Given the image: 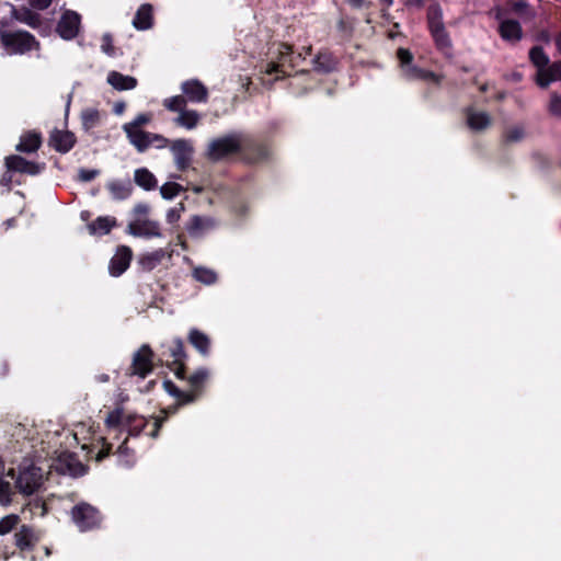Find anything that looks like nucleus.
Instances as JSON below:
<instances>
[{"instance_id": "10", "label": "nucleus", "mask_w": 561, "mask_h": 561, "mask_svg": "<svg viewBox=\"0 0 561 561\" xmlns=\"http://www.w3.org/2000/svg\"><path fill=\"white\" fill-rule=\"evenodd\" d=\"M129 142L139 151L145 152L152 144L157 142L158 147H164L168 139L161 135L145 131L142 129H123Z\"/></svg>"}, {"instance_id": "53", "label": "nucleus", "mask_w": 561, "mask_h": 561, "mask_svg": "<svg viewBox=\"0 0 561 561\" xmlns=\"http://www.w3.org/2000/svg\"><path fill=\"white\" fill-rule=\"evenodd\" d=\"M101 50L110 57L116 56V48L113 45V36L110 33L103 34Z\"/></svg>"}, {"instance_id": "9", "label": "nucleus", "mask_w": 561, "mask_h": 561, "mask_svg": "<svg viewBox=\"0 0 561 561\" xmlns=\"http://www.w3.org/2000/svg\"><path fill=\"white\" fill-rule=\"evenodd\" d=\"M156 360V354L152 348L148 344H144L134 353L126 375L138 376L144 379L152 371Z\"/></svg>"}, {"instance_id": "54", "label": "nucleus", "mask_w": 561, "mask_h": 561, "mask_svg": "<svg viewBox=\"0 0 561 561\" xmlns=\"http://www.w3.org/2000/svg\"><path fill=\"white\" fill-rule=\"evenodd\" d=\"M185 206L183 203H179L178 206L170 208L167 213V221L170 225H175L181 219V214L184 211Z\"/></svg>"}, {"instance_id": "25", "label": "nucleus", "mask_w": 561, "mask_h": 561, "mask_svg": "<svg viewBox=\"0 0 561 561\" xmlns=\"http://www.w3.org/2000/svg\"><path fill=\"white\" fill-rule=\"evenodd\" d=\"M153 25V7L150 3H142L133 19V26L138 31H146Z\"/></svg>"}, {"instance_id": "7", "label": "nucleus", "mask_w": 561, "mask_h": 561, "mask_svg": "<svg viewBox=\"0 0 561 561\" xmlns=\"http://www.w3.org/2000/svg\"><path fill=\"white\" fill-rule=\"evenodd\" d=\"M240 147V134L226 135L209 144L207 157L214 162L221 161L232 154H239Z\"/></svg>"}, {"instance_id": "13", "label": "nucleus", "mask_w": 561, "mask_h": 561, "mask_svg": "<svg viewBox=\"0 0 561 561\" xmlns=\"http://www.w3.org/2000/svg\"><path fill=\"white\" fill-rule=\"evenodd\" d=\"M56 470L62 474L81 477L85 474L88 468L79 460L75 453L62 451L57 458Z\"/></svg>"}, {"instance_id": "41", "label": "nucleus", "mask_w": 561, "mask_h": 561, "mask_svg": "<svg viewBox=\"0 0 561 561\" xmlns=\"http://www.w3.org/2000/svg\"><path fill=\"white\" fill-rule=\"evenodd\" d=\"M511 10L515 14L528 21L533 20L536 16L535 11L530 8V5L527 2L523 0L513 1L511 3Z\"/></svg>"}, {"instance_id": "14", "label": "nucleus", "mask_w": 561, "mask_h": 561, "mask_svg": "<svg viewBox=\"0 0 561 561\" xmlns=\"http://www.w3.org/2000/svg\"><path fill=\"white\" fill-rule=\"evenodd\" d=\"M77 144V138L72 131L54 128L48 138V145L59 153L69 152Z\"/></svg>"}, {"instance_id": "30", "label": "nucleus", "mask_w": 561, "mask_h": 561, "mask_svg": "<svg viewBox=\"0 0 561 561\" xmlns=\"http://www.w3.org/2000/svg\"><path fill=\"white\" fill-rule=\"evenodd\" d=\"M107 82L118 91L131 90L138 83L136 78L125 76L118 71H111L107 76Z\"/></svg>"}, {"instance_id": "43", "label": "nucleus", "mask_w": 561, "mask_h": 561, "mask_svg": "<svg viewBox=\"0 0 561 561\" xmlns=\"http://www.w3.org/2000/svg\"><path fill=\"white\" fill-rule=\"evenodd\" d=\"M187 100L184 95H174L172 98L165 99L163 105L167 110L171 112L181 113L186 108Z\"/></svg>"}, {"instance_id": "55", "label": "nucleus", "mask_w": 561, "mask_h": 561, "mask_svg": "<svg viewBox=\"0 0 561 561\" xmlns=\"http://www.w3.org/2000/svg\"><path fill=\"white\" fill-rule=\"evenodd\" d=\"M150 122L148 114H139L133 122L123 125V129H140L141 126L147 125Z\"/></svg>"}, {"instance_id": "20", "label": "nucleus", "mask_w": 561, "mask_h": 561, "mask_svg": "<svg viewBox=\"0 0 561 561\" xmlns=\"http://www.w3.org/2000/svg\"><path fill=\"white\" fill-rule=\"evenodd\" d=\"M11 16L23 23L28 25L34 30H39L43 25V20L39 13L34 12L32 8L21 5V7H12Z\"/></svg>"}, {"instance_id": "26", "label": "nucleus", "mask_w": 561, "mask_h": 561, "mask_svg": "<svg viewBox=\"0 0 561 561\" xmlns=\"http://www.w3.org/2000/svg\"><path fill=\"white\" fill-rule=\"evenodd\" d=\"M467 125L471 130L480 131L491 126L492 119L486 112H476L472 107L466 110Z\"/></svg>"}, {"instance_id": "40", "label": "nucleus", "mask_w": 561, "mask_h": 561, "mask_svg": "<svg viewBox=\"0 0 561 561\" xmlns=\"http://www.w3.org/2000/svg\"><path fill=\"white\" fill-rule=\"evenodd\" d=\"M14 537H15V545L18 548H20L21 550L32 549L33 533L28 527L22 526L20 531L15 533Z\"/></svg>"}, {"instance_id": "16", "label": "nucleus", "mask_w": 561, "mask_h": 561, "mask_svg": "<svg viewBox=\"0 0 561 561\" xmlns=\"http://www.w3.org/2000/svg\"><path fill=\"white\" fill-rule=\"evenodd\" d=\"M133 259V251L127 245H119L110 261L108 272L112 276L118 277L129 267Z\"/></svg>"}, {"instance_id": "11", "label": "nucleus", "mask_w": 561, "mask_h": 561, "mask_svg": "<svg viewBox=\"0 0 561 561\" xmlns=\"http://www.w3.org/2000/svg\"><path fill=\"white\" fill-rule=\"evenodd\" d=\"M4 164L8 171H13L27 175H38L46 168L45 162L28 161L19 154H11L5 157Z\"/></svg>"}, {"instance_id": "39", "label": "nucleus", "mask_w": 561, "mask_h": 561, "mask_svg": "<svg viewBox=\"0 0 561 561\" xmlns=\"http://www.w3.org/2000/svg\"><path fill=\"white\" fill-rule=\"evenodd\" d=\"M199 121V115L196 111L184 110L180 113V115L175 118V123L179 126L185 127L187 129H193L196 127Z\"/></svg>"}, {"instance_id": "5", "label": "nucleus", "mask_w": 561, "mask_h": 561, "mask_svg": "<svg viewBox=\"0 0 561 561\" xmlns=\"http://www.w3.org/2000/svg\"><path fill=\"white\" fill-rule=\"evenodd\" d=\"M164 413L163 416H152L153 420L151 424L150 431L146 432V428L149 426V420H147L145 416L137 415V414H128L125 417L124 423V431L127 432V436L123 440V443L118 446L117 451L123 453L128 449L127 442L128 437H138L141 433H146L148 436L152 438H157L159 436L160 428L162 427L163 423L168 419L169 411L163 410Z\"/></svg>"}, {"instance_id": "52", "label": "nucleus", "mask_w": 561, "mask_h": 561, "mask_svg": "<svg viewBox=\"0 0 561 561\" xmlns=\"http://www.w3.org/2000/svg\"><path fill=\"white\" fill-rule=\"evenodd\" d=\"M548 110L551 115L561 118V95L557 92L551 93Z\"/></svg>"}, {"instance_id": "23", "label": "nucleus", "mask_w": 561, "mask_h": 561, "mask_svg": "<svg viewBox=\"0 0 561 561\" xmlns=\"http://www.w3.org/2000/svg\"><path fill=\"white\" fill-rule=\"evenodd\" d=\"M428 31L437 50H439L446 57H450L453 54V42L445 25L435 26L434 28Z\"/></svg>"}, {"instance_id": "1", "label": "nucleus", "mask_w": 561, "mask_h": 561, "mask_svg": "<svg viewBox=\"0 0 561 561\" xmlns=\"http://www.w3.org/2000/svg\"><path fill=\"white\" fill-rule=\"evenodd\" d=\"M311 46L307 47L305 55L302 53L295 54L293 46L286 43L273 44L268 49V60L261 66V69L270 76H275V79L290 77L300 64L306 59V56L311 55Z\"/></svg>"}, {"instance_id": "21", "label": "nucleus", "mask_w": 561, "mask_h": 561, "mask_svg": "<svg viewBox=\"0 0 561 561\" xmlns=\"http://www.w3.org/2000/svg\"><path fill=\"white\" fill-rule=\"evenodd\" d=\"M43 144L42 133L35 129L24 131L19 144L15 146V150L22 153H34Z\"/></svg>"}, {"instance_id": "57", "label": "nucleus", "mask_w": 561, "mask_h": 561, "mask_svg": "<svg viewBox=\"0 0 561 561\" xmlns=\"http://www.w3.org/2000/svg\"><path fill=\"white\" fill-rule=\"evenodd\" d=\"M100 174V171L96 169H80L78 172V180L81 182H90L94 180Z\"/></svg>"}, {"instance_id": "18", "label": "nucleus", "mask_w": 561, "mask_h": 561, "mask_svg": "<svg viewBox=\"0 0 561 561\" xmlns=\"http://www.w3.org/2000/svg\"><path fill=\"white\" fill-rule=\"evenodd\" d=\"M208 378L209 371L205 367L198 368L188 377L186 376L185 379L188 382L190 390L185 391V394L193 398V403L204 394Z\"/></svg>"}, {"instance_id": "12", "label": "nucleus", "mask_w": 561, "mask_h": 561, "mask_svg": "<svg viewBox=\"0 0 561 561\" xmlns=\"http://www.w3.org/2000/svg\"><path fill=\"white\" fill-rule=\"evenodd\" d=\"M81 16L72 10H66L56 26L57 34L66 41L73 39L79 32Z\"/></svg>"}, {"instance_id": "29", "label": "nucleus", "mask_w": 561, "mask_h": 561, "mask_svg": "<svg viewBox=\"0 0 561 561\" xmlns=\"http://www.w3.org/2000/svg\"><path fill=\"white\" fill-rule=\"evenodd\" d=\"M314 69L317 71L329 73L336 69L337 59L330 50H321L313 59Z\"/></svg>"}, {"instance_id": "46", "label": "nucleus", "mask_w": 561, "mask_h": 561, "mask_svg": "<svg viewBox=\"0 0 561 561\" xmlns=\"http://www.w3.org/2000/svg\"><path fill=\"white\" fill-rule=\"evenodd\" d=\"M81 118L83 127L90 129L100 122V113L96 108H87L82 112Z\"/></svg>"}, {"instance_id": "51", "label": "nucleus", "mask_w": 561, "mask_h": 561, "mask_svg": "<svg viewBox=\"0 0 561 561\" xmlns=\"http://www.w3.org/2000/svg\"><path fill=\"white\" fill-rule=\"evenodd\" d=\"M164 256V251L162 249L144 256L141 260V263L148 268L152 270L158 263L161 262L162 257Z\"/></svg>"}, {"instance_id": "36", "label": "nucleus", "mask_w": 561, "mask_h": 561, "mask_svg": "<svg viewBox=\"0 0 561 561\" xmlns=\"http://www.w3.org/2000/svg\"><path fill=\"white\" fill-rule=\"evenodd\" d=\"M4 474H0V505L8 507L13 502V495L15 494L14 486L4 479Z\"/></svg>"}, {"instance_id": "49", "label": "nucleus", "mask_w": 561, "mask_h": 561, "mask_svg": "<svg viewBox=\"0 0 561 561\" xmlns=\"http://www.w3.org/2000/svg\"><path fill=\"white\" fill-rule=\"evenodd\" d=\"M204 228H205V220L198 215H194L190 219V221L186 224V230L191 236H196Z\"/></svg>"}, {"instance_id": "60", "label": "nucleus", "mask_w": 561, "mask_h": 561, "mask_svg": "<svg viewBox=\"0 0 561 561\" xmlns=\"http://www.w3.org/2000/svg\"><path fill=\"white\" fill-rule=\"evenodd\" d=\"M549 70L552 72L554 81L561 80V61H554L548 65Z\"/></svg>"}, {"instance_id": "48", "label": "nucleus", "mask_w": 561, "mask_h": 561, "mask_svg": "<svg viewBox=\"0 0 561 561\" xmlns=\"http://www.w3.org/2000/svg\"><path fill=\"white\" fill-rule=\"evenodd\" d=\"M20 517L15 514L7 515L0 520V535H7L19 524Z\"/></svg>"}, {"instance_id": "59", "label": "nucleus", "mask_w": 561, "mask_h": 561, "mask_svg": "<svg viewBox=\"0 0 561 561\" xmlns=\"http://www.w3.org/2000/svg\"><path fill=\"white\" fill-rule=\"evenodd\" d=\"M112 444L104 442L101 449L96 454V460L102 461L103 459H105L112 453Z\"/></svg>"}, {"instance_id": "34", "label": "nucleus", "mask_w": 561, "mask_h": 561, "mask_svg": "<svg viewBox=\"0 0 561 561\" xmlns=\"http://www.w3.org/2000/svg\"><path fill=\"white\" fill-rule=\"evenodd\" d=\"M404 77L409 80L435 81L438 82V77L431 70L422 69L415 65L408 67L402 71Z\"/></svg>"}, {"instance_id": "3", "label": "nucleus", "mask_w": 561, "mask_h": 561, "mask_svg": "<svg viewBox=\"0 0 561 561\" xmlns=\"http://www.w3.org/2000/svg\"><path fill=\"white\" fill-rule=\"evenodd\" d=\"M8 20H0V45L9 55H24L39 48V42L27 31H12Z\"/></svg>"}, {"instance_id": "35", "label": "nucleus", "mask_w": 561, "mask_h": 561, "mask_svg": "<svg viewBox=\"0 0 561 561\" xmlns=\"http://www.w3.org/2000/svg\"><path fill=\"white\" fill-rule=\"evenodd\" d=\"M125 417L126 416L124 415V412L121 408H116L113 411H111L105 419V425L107 430L123 432Z\"/></svg>"}, {"instance_id": "42", "label": "nucleus", "mask_w": 561, "mask_h": 561, "mask_svg": "<svg viewBox=\"0 0 561 561\" xmlns=\"http://www.w3.org/2000/svg\"><path fill=\"white\" fill-rule=\"evenodd\" d=\"M193 276L196 280L206 285H211L217 280L216 273L206 267H196L193 272Z\"/></svg>"}, {"instance_id": "31", "label": "nucleus", "mask_w": 561, "mask_h": 561, "mask_svg": "<svg viewBox=\"0 0 561 561\" xmlns=\"http://www.w3.org/2000/svg\"><path fill=\"white\" fill-rule=\"evenodd\" d=\"M106 188L115 201L127 199L133 193L130 181H111L106 184Z\"/></svg>"}, {"instance_id": "33", "label": "nucleus", "mask_w": 561, "mask_h": 561, "mask_svg": "<svg viewBox=\"0 0 561 561\" xmlns=\"http://www.w3.org/2000/svg\"><path fill=\"white\" fill-rule=\"evenodd\" d=\"M163 389L172 397L176 399V407L172 412L176 410L178 407L186 405L193 403V398L191 396H186L184 390H181L172 380L165 379L163 381Z\"/></svg>"}, {"instance_id": "2", "label": "nucleus", "mask_w": 561, "mask_h": 561, "mask_svg": "<svg viewBox=\"0 0 561 561\" xmlns=\"http://www.w3.org/2000/svg\"><path fill=\"white\" fill-rule=\"evenodd\" d=\"M154 354L158 364L165 365L174 373L178 379L185 380L187 370L185 359L187 354L181 337H174L161 343Z\"/></svg>"}, {"instance_id": "44", "label": "nucleus", "mask_w": 561, "mask_h": 561, "mask_svg": "<svg viewBox=\"0 0 561 561\" xmlns=\"http://www.w3.org/2000/svg\"><path fill=\"white\" fill-rule=\"evenodd\" d=\"M183 191V186L175 182H167L160 187V194L164 199H172Z\"/></svg>"}, {"instance_id": "45", "label": "nucleus", "mask_w": 561, "mask_h": 561, "mask_svg": "<svg viewBox=\"0 0 561 561\" xmlns=\"http://www.w3.org/2000/svg\"><path fill=\"white\" fill-rule=\"evenodd\" d=\"M525 137V130L523 126H513L507 128L503 134V140L506 144L518 142Z\"/></svg>"}, {"instance_id": "63", "label": "nucleus", "mask_w": 561, "mask_h": 561, "mask_svg": "<svg viewBox=\"0 0 561 561\" xmlns=\"http://www.w3.org/2000/svg\"><path fill=\"white\" fill-rule=\"evenodd\" d=\"M404 4L408 8L421 9L425 4V0H404Z\"/></svg>"}, {"instance_id": "32", "label": "nucleus", "mask_w": 561, "mask_h": 561, "mask_svg": "<svg viewBox=\"0 0 561 561\" xmlns=\"http://www.w3.org/2000/svg\"><path fill=\"white\" fill-rule=\"evenodd\" d=\"M134 181L145 191H152L158 185L157 178L147 168L136 169L134 173Z\"/></svg>"}, {"instance_id": "61", "label": "nucleus", "mask_w": 561, "mask_h": 561, "mask_svg": "<svg viewBox=\"0 0 561 561\" xmlns=\"http://www.w3.org/2000/svg\"><path fill=\"white\" fill-rule=\"evenodd\" d=\"M11 172L12 171L7 170L0 179V185L7 187L8 192L11 191V184L13 181Z\"/></svg>"}, {"instance_id": "27", "label": "nucleus", "mask_w": 561, "mask_h": 561, "mask_svg": "<svg viewBox=\"0 0 561 561\" xmlns=\"http://www.w3.org/2000/svg\"><path fill=\"white\" fill-rule=\"evenodd\" d=\"M187 340L202 356H208L210 353V339L207 334L196 328L190 330Z\"/></svg>"}, {"instance_id": "22", "label": "nucleus", "mask_w": 561, "mask_h": 561, "mask_svg": "<svg viewBox=\"0 0 561 561\" xmlns=\"http://www.w3.org/2000/svg\"><path fill=\"white\" fill-rule=\"evenodd\" d=\"M127 232L134 237H161L159 224L148 219L129 222Z\"/></svg>"}, {"instance_id": "58", "label": "nucleus", "mask_w": 561, "mask_h": 561, "mask_svg": "<svg viewBox=\"0 0 561 561\" xmlns=\"http://www.w3.org/2000/svg\"><path fill=\"white\" fill-rule=\"evenodd\" d=\"M28 5L38 11L46 10L53 2V0H27Z\"/></svg>"}, {"instance_id": "38", "label": "nucleus", "mask_w": 561, "mask_h": 561, "mask_svg": "<svg viewBox=\"0 0 561 561\" xmlns=\"http://www.w3.org/2000/svg\"><path fill=\"white\" fill-rule=\"evenodd\" d=\"M529 60L537 68V71L550 62L549 56L545 53L543 48L536 45L529 50Z\"/></svg>"}, {"instance_id": "19", "label": "nucleus", "mask_w": 561, "mask_h": 561, "mask_svg": "<svg viewBox=\"0 0 561 561\" xmlns=\"http://www.w3.org/2000/svg\"><path fill=\"white\" fill-rule=\"evenodd\" d=\"M185 99L194 103H205L208 99L207 88L197 79L186 80L182 83Z\"/></svg>"}, {"instance_id": "15", "label": "nucleus", "mask_w": 561, "mask_h": 561, "mask_svg": "<svg viewBox=\"0 0 561 561\" xmlns=\"http://www.w3.org/2000/svg\"><path fill=\"white\" fill-rule=\"evenodd\" d=\"M289 88L296 96H300L317 85V81L312 77L310 70H297L294 75L288 77Z\"/></svg>"}, {"instance_id": "24", "label": "nucleus", "mask_w": 561, "mask_h": 561, "mask_svg": "<svg viewBox=\"0 0 561 561\" xmlns=\"http://www.w3.org/2000/svg\"><path fill=\"white\" fill-rule=\"evenodd\" d=\"M499 34L506 42L516 43L523 38V28L516 20H502L499 25Z\"/></svg>"}, {"instance_id": "4", "label": "nucleus", "mask_w": 561, "mask_h": 561, "mask_svg": "<svg viewBox=\"0 0 561 561\" xmlns=\"http://www.w3.org/2000/svg\"><path fill=\"white\" fill-rule=\"evenodd\" d=\"M5 477L14 480L15 490L24 496L33 495L43 484L42 469L30 460L22 461L16 469L9 468Z\"/></svg>"}, {"instance_id": "62", "label": "nucleus", "mask_w": 561, "mask_h": 561, "mask_svg": "<svg viewBox=\"0 0 561 561\" xmlns=\"http://www.w3.org/2000/svg\"><path fill=\"white\" fill-rule=\"evenodd\" d=\"M134 213L137 216H145L149 213V206L144 203H139L134 207Z\"/></svg>"}, {"instance_id": "6", "label": "nucleus", "mask_w": 561, "mask_h": 561, "mask_svg": "<svg viewBox=\"0 0 561 561\" xmlns=\"http://www.w3.org/2000/svg\"><path fill=\"white\" fill-rule=\"evenodd\" d=\"M240 160L247 164L265 162L271 157V142L262 136L240 134Z\"/></svg>"}, {"instance_id": "8", "label": "nucleus", "mask_w": 561, "mask_h": 561, "mask_svg": "<svg viewBox=\"0 0 561 561\" xmlns=\"http://www.w3.org/2000/svg\"><path fill=\"white\" fill-rule=\"evenodd\" d=\"M71 518L81 531L99 528L102 523L100 511L87 502H80L71 508Z\"/></svg>"}, {"instance_id": "64", "label": "nucleus", "mask_w": 561, "mask_h": 561, "mask_svg": "<svg viewBox=\"0 0 561 561\" xmlns=\"http://www.w3.org/2000/svg\"><path fill=\"white\" fill-rule=\"evenodd\" d=\"M125 108H126V104L124 102H117L114 105V113L117 115H121L124 113Z\"/></svg>"}, {"instance_id": "50", "label": "nucleus", "mask_w": 561, "mask_h": 561, "mask_svg": "<svg viewBox=\"0 0 561 561\" xmlns=\"http://www.w3.org/2000/svg\"><path fill=\"white\" fill-rule=\"evenodd\" d=\"M397 57L400 62V67L402 68V71L413 65L412 64L413 58H414L413 54L407 48H403V47L398 48Z\"/></svg>"}, {"instance_id": "47", "label": "nucleus", "mask_w": 561, "mask_h": 561, "mask_svg": "<svg viewBox=\"0 0 561 561\" xmlns=\"http://www.w3.org/2000/svg\"><path fill=\"white\" fill-rule=\"evenodd\" d=\"M554 82V78L552 72L549 70L548 66L541 68L536 73V83L538 87L546 89L550 85V83Z\"/></svg>"}, {"instance_id": "56", "label": "nucleus", "mask_w": 561, "mask_h": 561, "mask_svg": "<svg viewBox=\"0 0 561 561\" xmlns=\"http://www.w3.org/2000/svg\"><path fill=\"white\" fill-rule=\"evenodd\" d=\"M336 28L345 37H351L354 31L353 23L346 18H341L337 21Z\"/></svg>"}, {"instance_id": "28", "label": "nucleus", "mask_w": 561, "mask_h": 561, "mask_svg": "<svg viewBox=\"0 0 561 561\" xmlns=\"http://www.w3.org/2000/svg\"><path fill=\"white\" fill-rule=\"evenodd\" d=\"M117 226L115 217L100 216L95 220L88 224L87 228L91 236H104L111 232V230Z\"/></svg>"}, {"instance_id": "17", "label": "nucleus", "mask_w": 561, "mask_h": 561, "mask_svg": "<svg viewBox=\"0 0 561 561\" xmlns=\"http://www.w3.org/2000/svg\"><path fill=\"white\" fill-rule=\"evenodd\" d=\"M175 164L179 171H185L192 161L193 147L186 139H176L171 145Z\"/></svg>"}, {"instance_id": "37", "label": "nucleus", "mask_w": 561, "mask_h": 561, "mask_svg": "<svg viewBox=\"0 0 561 561\" xmlns=\"http://www.w3.org/2000/svg\"><path fill=\"white\" fill-rule=\"evenodd\" d=\"M426 21H427L428 30H432L435 26L445 25L443 22V11H442L439 3L434 2L428 5Z\"/></svg>"}]
</instances>
